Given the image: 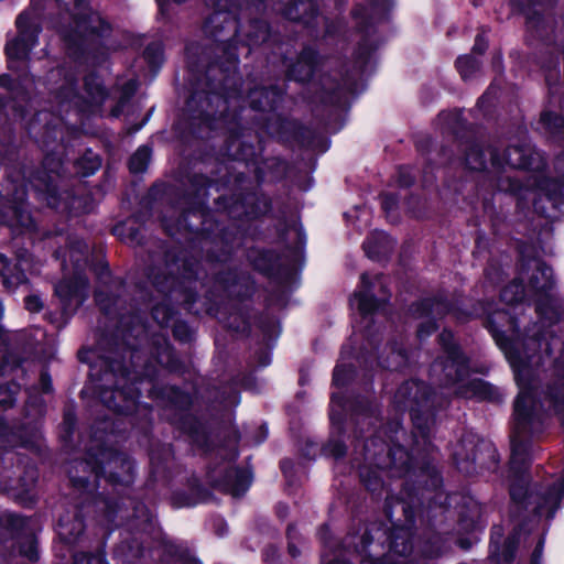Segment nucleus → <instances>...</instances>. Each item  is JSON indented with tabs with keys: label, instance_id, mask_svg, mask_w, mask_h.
<instances>
[{
	"label": "nucleus",
	"instance_id": "35",
	"mask_svg": "<svg viewBox=\"0 0 564 564\" xmlns=\"http://www.w3.org/2000/svg\"><path fill=\"white\" fill-rule=\"evenodd\" d=\"M541 120L549 129H553L560 124L564 126V120L552 112H543Z\"/></svg>",
	"mask_w": 564,
	"mask_h": 564
},
{
	"label": "nucleus",
	"instance_id": "46",
	"mask_svg": "<svg viewBox=\"0 0 564 564\" xmlns=\"http://www.w3.org/2000/svg\"><path fill=\"white\" fill-rule=\"evenodd\" d=\"M173 333L176 337H178L182 340L187 339V336L185 334H183V333H185V326L182 324L175 325L173 328Z\"/></svg>",
	"mask_w": 564,
	"mask_h": 564
},
{
	"label": "nucleus",
	"instance_id": "6",
	"mask_svg": "<svg viewBox=\"0 0 564 564\" xmlns=\"http://www.w3.org/2000/svg\"><path fill=\"white\" fill-rule=\"evenodd\" d=\"M108 368L109 370L104 375V380L110 382L108 377H115L116 390L110 392V394L108 391H104L100 397L109 409L119 413H128L133 409L135 403L134 397H127V392L124 391L128 372L118 361L110 362Z\"/></svg>",
	"mask_w": 564,
	"mask_h": 564
},
{
	"label": "nucleus",
	"instance_id": "7",
	"mask_svg": "<svg viewBox=\"0 0 564 564\" xmlns=\"http://www.w3.org/2000/svg\"><path fill=\"white\" fill-rule=\"evenodd\" d=\"M393 403L399 410L417 412L430 406V390L419 381H406L400 386L393 397Z\"/></svg>",
	"mask_w": 564,
	"mask_h": 564
},
{
	"label": "nucleus",
	"instance_id": "12",
	"mask_svg": "<svg viewBox=\"0 0 564 564\" xmlns=\"http://www.w3.org/2000/svg\"><path fill=\"white\" fill-rule=\"evenodd\" d=\"M50 89L61 102L70 101L76 98L74 89V76L64 68H57L48 75Z\"/></svg>",
	"mask_w": 564,
	"mask_h": 564
},
{
	"label": "nucleus",
	"instance_id": "5",
	"mask_svg": "<svg viewBox=\"0 0 564 564\" xmlns=\"http://www.w3.org/2000/svg\"><path fill=\"white\" fill-rule=\"evenodd\" d=\"M207 2L214 8V12L205 21V34L228 45V48L231 47L234 40L238 36L236 19L228 10L231 0H207Z\"/></svg>",
	"mask_w": 564,
	"mask_h": 564
},
{
	"label": "nucleus",
	"instance_id": "4",
	"mask_svg": "<svg viewBox=\"0 0 564 564\" xmlns=\"http://www.w3.org/2000/svg\"><path fill=\"white\" fill-rule=\"evenodd\" d=\"M40 12L35 7L22 12L17 19L19 34L6 45L9 67L17 68V63L28 59L29 53L37 43L40 33Z\"/></svg>",
	"mask_w": 564,
	"mask_h": 564
},
{
	"label": "nucleus",
	"instance_id": "8",
	"mask_svg": "<svg viewBox=\"0 0 564 564\" xmlns=\"http://www.w3.org/2000/svg\"><path fill=\"white\" fill-rule=\"evenodd\" d=\"M448 312V305L443 301L424 300L417 306L415 313L419 318H426L417 328V336L424 338L435 330L434 319Z\"/></svg>",
	"mask_w": 564,
	"mask_h": 564
},
{
	"label": "nucleus",
	"instance_id": "14",
	"mask_svg": "<svg viewBox=\"0 0 564 564\" xmlns=\"http://www.w3.org/2000/svg\"><path fill=\"white\" fill-rule=\"evenodd\" d=\"M0 264L2 265L0 269L2 283L9 291H13L19 285L26 282L24 274V270L29 264L26 259L20 258L18 263L11 267L8 259L3 254H0Z\"/></svg>",
	"mask_w": 564,
	"mask_h": 564
},
{
	"label": "nucleus",
	"instance_id": "47",
	"mask_svg": "<svg viewBox=\"0 0 564 564\" xmlns=\"http://www.w3.org/2000/svg\"><path fill=\"white\" fill-rule=\"evenodd\" d=\"M11 85V77L7 74L0 75V87L9 88Z\"/></svg>",
	"mask_w": 564,
	"mask_h": 564
},
{
	"label": "nucleus",
	"instance_id": "22",
	"mask_svg": "<svg viewBox=\"0 0 564 564\" xmlns=\"http://www.w3.org/2000/svg\"><path fill=\"white\" fill-rule=\"evenodd\" d=\"M85 93L89 98V102L94 105H101L106 97L107 91L98 76L91 74L85 78Z\"/></svg>",
	"mask_w": 564,
	"mask_h": 564
},
{
	"label": "nucleus",
	"instance_id": "42",
	"mask_svg": "<svg viewBox=\"0 0 564 564\" xmlns=\"http://www.w3.org/2000/svg\"><path fill=\"white\" fill-rule=\"evenodd\" d=\"M397 205V199L392 195H384L382 197V207L386 212L392 210Z\"/></svg>",
	"mask_w": 564,
	"mask_h": 564
},
{
	"label": "nucleus",
	"instance_id": "33",
	"mask_svg": "<svg viewBox=\"0 0 564 564\" xmlns=\"http://www.w3.org/2000/svg\"><path fill=\"white\" fill-rule=\"evenodd\" d=\"M99 509L104 511V518L106 523H110L112 521V516L116 512L117 503L109 502L105 499L98 501Z\"/></svg>",
	"mask_w": 564,
	"mask_h": 564
},
{
	"label": "nucleus",
	"instance_id": "45",
	"mask_svg": "<svg viewBox=\"0 0 564 564\" xmlns=\"http://www.w3.org/2000/svg\"><path fill=\"white\" fill-rule=\"evenodd\" d=\"M392 549L394 550V552L397 553H400V554H406L411 551V545L409 543H405L402 547V550H399V543H398V538L392 542Z\"/></svg>",
	"mask_w": 564,
	"mask_h": 564
},
{
	"label": "nucleus",
	"instance_id": "52",
	"mask_svg": "<svg viewBox=\"0 0 564 564\" xmlns=\"http://www.w3.org/2000/svg\"><path fill=\"white\" fill-rule=\"evenodd\" d=\"M546 195H547L550 198H552V199H555V198H556V196H557V194H556L555 192L551 191V189H547Z\"/></svg>",
	"mask_w": 564,
	"mask_h": 564
},
{
	"label": "nucleus",
	"instance_id": "19",
	"mask_svg": "<svg viewBox=\"0 0 564 564\" xmlns=\"http://www.w3.org/2000/svg\"><path fill=\"white\" fill-rule=\"evenodd\" d=\"M84 531L83 520L78 517L69 519V517L61 518L58 521L57 532L62 540L70 543L76 541Z\"/></svg>",
	"mask_w": 564,
	"mask_h": 564
},
{
	"label": "nucleus",
	"instance_id": "48",
	"mask_svg": "<svg viewBox=\"0 0 564 564\" xmlns=\"http://www.w3.org/2000/svg\"><path fill=\"white\" fill-rule=\"evenodd\" d=\"M41 380L43 383L44 391H46V392L50 391L51 390L50 377L46 373H42Z\"/></svg>",
	"mask_w": 564,
	"mask_h": 564
},
{
	"label": "nucleus",
	"instance_id": "39",
	"mask_svg": "<svg viewBox=\"0 0 564 564\" xmlns=\"http://www.w3.org/2000/svg\"><path fill=\"white\" fill-rule=\"evenodd\" d=\"M137 90V83L134 80H128L123 86V93H122V100L120 104H122L124 100H127L134 91Z\"/></svg>",
	"mask_w": 564,
	"mask_h": 564
},
{
	"label": "nucleus",
	"instance_id": "21",
	"mask_svg": "<svg viewBox=\"0 0 564 564\" xmlns=\"http://www.w3.org/2000/svg\"><path fill=\"white\" fill-rule=\"evenodd\" d=\"M269 37V28L264 21H253L249 24L245 33V39L241 40L248 46L258 45L263 43Z\"/></svg>",
	"mask_w": 564,
	"mask_h": 564
},
{
	"label": "nucleus",
	"instance_id": "34",
	"mask_svg": "<svg viewBox=\"0 0 564 564\" xmlns=\"http://www.w3.org/2000/svg\"><path fill=\"white\" fill-rule=\"evenodd\" d=\"M20 552L31 561L37 560V550L35 540L30 536L28 538L26 545L21 546Z\"/></svg>",
	"mask_w": 564,
	"mask_h": 564
},
{
	"label": "nucleus",
	"instance_id": "1",
	"mask_svg": "<svg viewBox=\"0 0 564 564\" xmlns=\"http://www.w3.org/2000/svg\"><path fill=\"white\" fill-rule=\"evenodd\" d=\"M535 292L546 293L536 305L542 330L523 340L507 338L499 326L508 321L503 311L488 317V327L514 372L519 394L514 402V423L511 434L510 485L511 499H561L564 479L553 482L547 492H529L527 479L520 475L533 449L529 436L540 432L541 412L554 413L564 422V339L554 336L564 330V305L547 292L554 285L553 271L544 262L531 259L522 265L520 279Z\"/></svg>",
	"mask_w": 564,
	"mask_h": 564
},
{
	"label": "nucleus",
	"instance_id": "29",
	"mask_svg": "<svg viewBox=\"0 0 564 564\" xmlns=\"http://www.w3.org/2000/svg\"><path fill=\"white\" fill-rule=\"evenodd\" d=\"M354 370L351 367L338 365L333 375V382L337 387L345 386L352 378Z\"/></svg>",
	"mask_w": 564,
	"mask_h": 564
},
{
	"label": "nucleus",
	"instance_id": "31",
	"mask_svg": "<svg viewBox=\"0 0 564 564\" xmlns=\"http://www.w3.org/2000/svg\"><path fill=\"white\" fill-rule=\"evenodd\" d=\"M152 315H153L154 319L160 325L163 326L170 322L171 316H172V311L165 305H156L152 311Z\"/></svg>",
	"mask_w": 564,
	"mask_h": 564
},
{
	"label": "nucleus",
	"instance_id": "15",
	"mask_svg": "<svg viewBox=\"0 0 564 564\" xmlns=\"http://www.w3.org/2000/svg\"><path fill=\"white\" fill-rule=\"evenodd\" d=\"M391 7V0H359L355 15L360 18L362 22L379 21Z\"/></svg>",
	"mask_w": 564,
	"mask_h": 564
},
{
	"label": "nucleus",
	"instance_id": "30",
	"mask_svg": "<svg viewBox=\"0 0 564 564\" xmlns=\"http://www.w3.org/2000/svg\"><path fill=\"white\" fill-rule=\"evenodd\" d=\"M18 392V386L12 384L8 388H0V406L3 409L10 408L13 405L15 398L14 395Z\"/></svg>",
	"mask_w": 564,
	"mask_h": 564
},
{
	"label": "nucleus",
	"instance_id": "40",
	"mask_svg": "<svg viewBox=\"0 0 564 564\" xmlns=\"http://www.w3.org/2000/svg\"><path fill=\"white\" fill-rule=\"evenodd\" d=\"M487 48V41L485 40L482 34H478L475 40V44L473 46V51L475 53L482 54Z\"/></svg>",
	"mask_w": 564,
	"mask_h": 564
},
{
	"label": "nucleus",
	"instance_id": "18",
	"mask_svg": "<svg viewBox=\"0 0 564 564\" xmlns=\"http://www.w3.org/2000/svg\"><path fill=\"white\" fill-rule=\"evenodd\" d=\"M314 52L304 51L299 61L291 67L290 76L299 82H304L311 78L314 72Z\"/></svg>",
	"mask_w": 564,
	"mask_h": 564
},
{
	"label": "nucleus",
	"instance_id": "24",
	"mask_svg": "<svg viewBox=\"0 0 564 564\" xmlns=\"http://www.w3.org/2000/svg\"><path fill=\"white\" fill-rule=\"evenodd\" d=\"M386 243L387 236L383 232H376L364 242V248L368 257L377 258L386 252Z\"/></svg>",
	"mask_w": 564,
	"mask_h": 564
},
{
	"label": "nucleus",
	"instance_id": "43",
	"mask_svg": "<svg viewBox=\"0 0 564 564\" xmlns=\"http://www.w3.org/2000/svg\"><path fill=\"white\" fill-rule=\"evenodd\" d=\"M329 448H330V453L335 456V457H341L345 452H346V448L345 446L341 444V443H334V444H329Z\"/></svg>",
	"mask_w": 564,
	"mask_h": 564
},
{
	"label": "nucleus",
	"instance_id": "36",
	"mask_svg": "<svg viewBox=\"0 0 564 564\" xmlns=\"http://www.w3.org/2000/svg\"><path fill=\"white\" fill-rule=\"evenodd\" d=\"M514 553V538H509V540L506 543L505 551L501 554V557L498 558V561L509 564L513 558Z\"/></svg>",
	"mask_w": 564,
	"mask_h": 564
},
{
	"label": "nucleus",
	"instance_id": "53",
	"mask_svg": "<svg viewBox=\"0 0 564 564\" xmlns=\"http://www.w3.org/2000/svg\"><path fill=\"white\" fill-rule=\"evenodd\" d=\"M397 454H400V457H402L403 455L406 456V453L404 452L403 448H398L393 455H397Z\"/></svg>",
	"mask_w": 564,
	"mask_h": 564
},
{
	"label": "nucleus",
	"instance_id": "23",
	"mask_svg": "<svg viewBox=\"0 0 564 564\" xmlns=\"http://www.w3.org/2000/svg\"><path fill=\"white\" fill-rule=\"evenodd\" d=\"M465 165L471 171H481L486 167V160L481 148L476 143L465 145Z\"/></svg>",
	"mask_w": 564,
	"mask_h": 564
},
{
	"label": "nucleus",
	"instance_id": "3",
	"mask_svg": "<svg viewBox=\"0 0 564 564\" xmlns=\"http://www.w3.org/2000/svg\"><path fill=\"white\" fill-rule=\"evenodd\" d=\"M133 464L121 453L110 448H102L98 454H89L88 460L77 462L68 470L74 487L86 489L89 486V477L94 482L104 476L115 484H128L132 479Z\"/></svg>",
	"mask_w": 564,
	"mask_h": 564
},
{
	"label": "nucleus",
	"instance_id": "32",
	"mask_svg": "<svg viewBox=\"0 0 564 564\" xmlns=\"http://www.w3.org/2000/svg\"><path fill=\"white\" fill-rule=\"evenodd\" d=\"M74 564H105L102 555H88V554H76L74 556Z\"/></svg>",
	"mask_w": 564,
	"mask_h": 564
},
{
	"label": "nucleus",
	"instance_id": "10",
	"mask_svg": "<svg viewBox=\"0 0 564 564\" xmlns=\"http://www.w3.org/2000/svg\"><path fill=\"white\" fill-rule=\"evenodd\" d=\"M59 165V161L54 162V160L51 159L50 156L45 158L44 167L48 170V174L45 177L36 176L31 182L34 189L39 192L41 195H43V199L46 200L47 205L52 207L57 206L56 188L53 185V174L58 173Z\"/></svg>",
	"mask_w": 564,
	"mask_h": 564
},
{
	"label": "nucleus",
	"instance_id": "56",
	"mask_svg": "<svg viewBox=\"0 0 564 564\" xmlns=\"http://www.w3.org/2000/svg\"><path fill=\"white\" fill-rule=\"evenodd\" d=\"M119 113H120V109L119 108H116V109L112 110V116L117 117V116H119Z\"/></svg>",
	"mask_w": 564,
	"mask_h": 564
},
{
	"label": "nucleus",
	"instance_id": "49",
	"mask_svg": "<svg viewBox=\"0 0 564 564\" xmlns=\"http://www.w3.org/2000/svg\"><path fill=\"white\" fill-rule=\"evenodd\" d=\"M539 22H540V18L539 17H530L528 19V26L530 29H536L538 25H539Z\"/></svg>",
	"mask_w": 564,
	"mask_h": 564
},
{
	"label": "nucleus",
	"instance_id": "9",
	"mask_svg": "<svg viewBox=\"0 0 564 564\" xmlns=\"http://www.w3.org/2000/svg\"><path fill=\"white\" fill-rule=\"evenodd\" d=\"M88 281L80 273H76L73 281L64 280L55 286L57 296L65 306H79L87 297Z\"/></svg>",
	"mask_w": 564,
	"mask_h": 564
},
{
	"label": "nucleus",
	"instance_id": "37",
	"mask_svg": "<svg viewBox=\"0 0 564 564\" xmlns=\"http://www.w3.org/2000/svg\"><path fill=\"white\" fill-rule=\"evenodd\" d=\"M88 250V247L84 243L78 241L76 245L72 247L70 250V257L75 259L76 261V268L79 267L80 258L76 256V253H79L80 256H84Z\"/></svg>",
	"mask_w": 564,
	"mask_h": 564
},
{
	"label": "nucleus",
	"instance_id": "55",
	"mask_svg": "<svg viewBox=\"0 0 564 564\" xmlns=\"http://www.w3.org/2000/svg\"><path fill=\"white\" fill-rule=\"evenodd\" d=\"M152 50H153V48H152V46L147 47V50H145V52H144V54L147 55V57H149V56H150V54H151Z\"/></svg>",
	"mask_w": 564,
	"mask_h": 564
},
{
	"label": "nucleus",
	"instance_id": "17",
	"mask_svg": "<svg viewBox=\"0 0 564 564\" xmlns=\"http://www.w3.org/2000/svg\"><path fill=\"white\" fill-rule=\"evenodd\" d=\"M282 14L293 21H307L313 17L316 6L313 0H284Z\"/></svg>",
	"mask_w": 564,
	"mask_h": 564
},
{
	"label": "nucleus",
	"instance_id": "57",
	"mask_svg": "<svg viewBox=\"0 0 564 564\" xmlns=\"http://www.w3.org/2000/svg\"><path fill=\"white\" fill-rule=\"evenodd\" d=\"M2 315H3V306H2V303L0 302V319L2 318Z\"/></svg>",
	"mask_w": 564,
	"mask_h": 564
},
{
	"label": "nucleus",
	"instance_id": "44",
	"mask_svg": "<svg viewBox=\"0 0 564 564\" xmlns=\"http://www.w3.org/2000/svg\"><path fill=\"white\" fill-rule=\"evenodd\" d=\"M335 406L340 409L341 408V400H340V398L336 393H333V395H332V411H330V419H332V421L335 420V413H336Z\"/></svg>",
	"mask_w": 564,
	"mask_h": 564
},
{
	"label": "nucleus",
	"instance_id": "2",
	"mask_svg": "<svg viewBox=\"0 0 564 564\" xmlns=\"http://www.w3.org/2000/svg\"><path fill=\"white\" fill-rule=\"evenodd\" d=\"M444 357L432 366V373L443 386L453 389V393L463 398L494 399L496 391L480 379H469L467 358L453 341V334L444 330L440 335Z\"/></svg>",
	"mask_w": 564,
	"mask_h": 564
},
{
	"label": "nucleus",
	"instance_id": "27",
	"mask_svg": "<svg viewBox=\"0 0 564 564\" xmlns=\"http://www.w3.org/2000/svg\"><path fill=\"white\" fill-rule=\"evenodd\" d=\"M457 69L464 79L469 78L479 68V61L473 56L464 55L457 58Z\"/></svg>",
	"mask_w": 564,
	"mask_h": 564
},
{
	"label": "nucleus",
	"instance_id": "28",
	"mask_svg": "<svg viewBox=\"0 0 564 564\" xmlns=\"http://www.w3.org/2000/svg\"><path fill=\"white\" fill-rule=\"evenodd\" d=\"M231 474L235 477V482L231 486V494L235 497L241 496L250 486L251 477L247 471L232 470Z\"/></svg>",
	"mask_w": 564,
	"mask_h": 564
},
{
	"label": "nucleus",
	"instance_id": "38",
	"mask_svg": "<svg viewBox=\"0 0 564 564\" xmlns=\"http://www.w3.org/2000/svg\"><path fill=\"white\" fill-rule=\"evenodd\" d=\"M25 306L30 312H39L42 308L43 304L37 296L31 295L26 297Z\"/></svg>",
	"mask_w": 564,
	"mask_h": 564
},
{
	"label": "nucleus",
	"instance_id": "13",
	"mask_svg": "<svg viewBox=\"0 0 564 564\" xmlns=\"http://www.w3.org/2000/svg\"><path fill=\"white\" fill-rule=\"evenodd\" d=\"M25 197V189L21 187L14 192L13 206L10 207V216L0 215V221L7 223L11 227H22L30 229L33 227L32 217L23 205Z\"/></svg>",
	"mask_w": 564,
	"mask_h": 564
},
{
	"label": "nucleus",
	"instance_id": "11",
	"mask_svg": "<svg viewBox=\"0 0 564 564\" xmlns=\"http://www.w3.org/2000/svg\"><path fill=\"white\" fill-rule=\"evenodd\" d=\"M361 284L364 290L355 293L351 299V305L357 307L361 315V322L368 325L370 315L379 308L381 303L371 294V282L367 273L361 275Z\"/></svg>",
	"mask_w": 564,
	"mask_h": 564
},
{
	"label": "nucleus",
	"instance_id": "54",
	"mask_svg": "<svg viewBox=\"0 0 564 564\" xmlns=\"http://www.w3.org/2000/svg\"><path fill=\"white\" fill-rule=\"evenodd\" d=\"M412 182H413V180H412V178H409V180H403V181H401V184H402L403 186H409L410 184H412Z\"/></svg>",
	"mask_w": 564,
	"mask_h": 564
},
{
	"label": "nucleus",
	"instance_id": "20",
	"mask_svg": "<svg viewBox=\"0 0 564 564\" xmlns=\"http://www.w3.org/2000/svg\"><path fill=\"white\" fill-rule=\"evenodd\" d=\"M248 98L253 109L264 110L273 107L279 99V93L273 88H257L250 91Z\"/></svg>",
	"mask_w": 564,
	"mask_h": 564
},
{
	"label": "nucleus",
	"instance_id": "50",
	"mask_svg": "<svg viewBox=\"0 0 564 564\" xmlns=\"http://www.w3.org/2000/svg\"><path fill=\"white\" fill-rule=\"evenodd\" d=\"M289 552L293 557L297 556L300 553L299 550L293 544L289 545Z\"/></svg>",
	"mask_w": 564,
	"mask_h": 564
},
{
	"label": "nucleus",
	"instance_id": "41",
	"mask_svg": "<svg viewBox=\"0 0 564 564\" xmlns=\"http://www.w3.org/2000/svg\"><path fill=\"white\" fill-rule=\"evenodd\" d=\"M394 360L392 362H389L386 367L398 369L402 367L405 364V356L401 352H393Z\"/></svg>",
	"mask_w": 564,
	"mask_h": 564
},
{
	"label": "nucleus",
	"instance_id": "25",
	"mask_svg": "<svg viewBox=\"0 0 564 564\" xmlns=\"http://www.w3.org/2000/svg\"><path fill=\"white\" fill-rule=\"evenodd\" d=\"M522 283L523 281L520 279V281H513L506 286L501 292V300L509 305L522 301L525 293Z\"/></svg>",
	"mask_w": 564,
	"mask_h": 564
},
{
	"label": "nucleus",
	"instance_id": "51",
	"mask_svg": "<svg viewBox=\"0 0 564 564\" xmlns=\"http://www.w3.org/2000/svg\"><path fill=\"white\" fill-rule=\"evenodd\" d=\"M228 59L230 61V63H232V65H235L237 61L236 54L232 52H228Z\"/></svg>",
	"mask_w": 564,
	"mask_h": 564
},
{
	"label": "nucleus",
	"instance_id": "58",
	"mask_svg": "<svg viewBox=\"0 0 564 564\" xmlns=\"http://www.w3.org/2000/svg\"><path fill=\"white\" fill-rule=\"evenodd\" d=\"M534 556H540V551L539 550L534 551Z\"/></svg>",
	"mask_w": 564,
	"mask_h": 564
},
{
	"label": "nucleus",
	"instance_id": "16",
	"mask_svg": "<svg viewBox=\"0 0 564 564\" xmlns=\"http://www.w3.org/2000/svg\"><path fill=\"white\" fill-rule=\"evenodd\" d=\"M492 165L502 167L503 164L513 169H527L531 166V155L529 150L522 147H509L503 154V162L498 159L497 155L492 154Z\"/></svg>",
	"mask_w": 564,
	"mask_h": 564
},
{
	"label": "nucleus",
	"instance_id": "26",
	"mask_svg": "<svg viewBox=\"0 0 564 564\" xmlns=\"http://www.w3.org/2000/svg\"><path fill=\"white\" fill-rule=\"evenodd\" d=\"M151 156V151L147 147L139 148L129 161V167L132 173H142L145 171Z\"/></svg>",
	"mask_w": 564,
	"mask_h": 564
}]
</instances>
